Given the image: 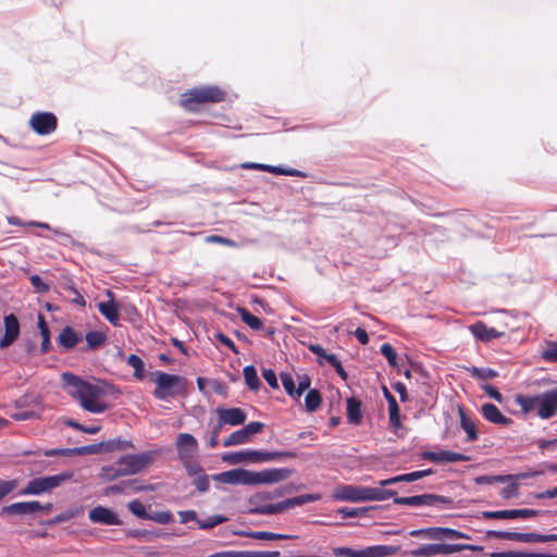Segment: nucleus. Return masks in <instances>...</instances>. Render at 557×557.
<instances>
[{
    "mask_svg": "<svg viewBox=\"0 0 557 557\" xmlns=\"http://www.w3.org/2000/svg\"><path fill=\"white\" fill-rule=\"evenodd\" d=\"M61 380L64 391L77 399L84 410L91 413L107 410L108 405L102 400L107 394L103 385L90 383L70 372L62 373Z\"/></svg>",
    "mask_w": 557,
    "mask_h": 557,
    "instance_id": "1",
    "label": "nucleus"
},
{
    "mask_svg": "<svg viewBox=\"0 0 557 557\" xmlns=\"http://www.w3.org/2000/svg\"><path fill=\"white\" fill-rule=\"evenodd\" d=\"M392 490L381 487H369L361 485L343 484L333 492V498L341 502H382L395 496Z\"/></svg>",
    "mask_w": 557,
    "mask_h": 557,
    "instance_id": "2",
    "label": "nucleus"
},
{
    "mask_svg": "<svg viewBox=\"0 0 557 557\" xmlns=\"http://www.w3.org/2000/svg\"><path fill=\"white\" fill-rule=\"evenodd\" d=\"M516 403L524 413L536 411L541 419H549L557 414V388L535 396L518 395Z\"/></svg>",
    "mask_w": 557,
    "mask_h": 557,
    "instance_id": "3",
    "label": "nucleus"
},
{
    "mask_svg": "<svg viewBox=\"0 0 557 557\" xmlns=\"http://www.w3.org/2000/svg\"><path fill=\"white\" fill-rule=\"evenodd\" d=\"M72 476V472H61L54 475L35 478L28 481L27 485L20 491L18 495L27 496L48 493L70 481Z\"/></svg>",
    "mask_w": 557,
    "mask_h": 557,
    "instance_id": "4",
    "label": "nucleus"
},
{
    "mask_svg": "<svg viewBox=\"0 0 557 557\" xmlns=\"http://www.w3.org/2000/svg\"><path fill=\"white\" fill-rule=\"evenodd\" d=\"M154 376L157 387L153 395L158 399L174 397L181 394L186 387L185 379L180 375L157 371Z\"/></svg>",
    "mask_w": 557,
    "mask_h": 557,
    "instance_id": "5",
    "label": "nucleus"
},
{
    "mask_svg": "<svg viewBox=\"0 0 557 557\" xmlns=\"http://www.w3.org/2000/svg\"><path fill=\"white\" fill-rule=\"evenodd\" d=\"M224 91L216 86L194 88L183 94L181 103L188 110H194L195 103L219 102L224 99Z\"/></svg>",
    "mask_w": 557,
    "mask_h": 557,
    "instance_id": "6",
    "label": "nucleus"
},
{
    "mask_svg": "<svg viewBox=\"0 0 557 557\" xmlns=\"http://www.w3.org/2000/svg\"><path fill=\"white\" fill-rule=\"evenodd\" d=\"M397 505L411 507H433L437 509L451 508L454 500L448 496L422 494L408 497H394Z\"/></svg>",
    "mask_w": 557,
    "mask_h": 557,
    "instance_id": "7",
    "label": "nucleus"
},
{
    "mask_svg": "<svg viewBox=\"0 0 557 557\" xmlns=\"http://www.w3.org/2000/svg\"><path fill=\"white\" fill-rule=\"evenodd\" d=\"M153 461V453L145 451L135 455H126L119 459L115 474L132 475L140 472Z\"/></svg>",
    "mask_w": 557,
    "mask_h": 557,
    "instance_id": "8",
    "label": "nucleus"
},
{
    "mask_svg": "<svg viewBox=\"0 0 557 557\" xmlns=\"http://www.w3.org/2000/svg\"><path fill=\"white\" fill-rule=\"evenodd\" d=\"M487 535L491 537L515 541L521 543H546V542H557V534H540V533H520V532H509V531H488Z\"/></svg>",
    "mask_w": 557,
    "mask_h": 557,
    "instance_id": "9",
    "label": "nucleus"
},
{
    "mask_svg": "<svg viewBox=\"0 0 557 557\" xmlns=\"http://www.w3.org/2000/svg\"><path fill=\"white\" fill-rule=\"evenodd\" d=\"M319 499L318 495L313 494H306V495H299L296 497H292L288 499H285L283 502L277 503L275 506H267L262 508H256L255 511L259 512H265V513H278L284 510L305 505L310 502H314Z\"/></svg>",
    "mask_w": 557,
    "mask_h": 557,
    "instance_id": "10",
    "label": "nucleus"
},
{
    "mask_svg": "<svg viewBox=\"0 0 557 557\" xmlns=\"http://www.w3.org/2000/svg\"><path fill=\"white\" fill-rule=\"evenodd\" d=\"M57 117L50 112H36L29 120L32 129L38 135H48L57 128Z\"/></svg>",
    "mask_w": 557,
    "mask_h": 557,
    "instance_id": "11",
    "label": "nucleus"
},
{
    "mask_svg": "<svg viewBox=\"0 0 557 557\" xmlns=\"http://www.w3.org/2000/svg\"><path fill=\"white\" fill-rule=\"evenodd\" d=\"M290 475V470L286 468H273L262 471H251V485L252 484H267L277 483L286 480Z\"/></svg>",
    "mask_w": 557,
    "mask_h": 557,
    "instance_id": "12",
    "label": "nucleus"
},
{
    "mask_svg": "<svg viewBox=\"0 0 557 557\" xmlns=\"http://www.w3.org/2000/svg\"><path fill=\"white\" fill-rule=\"evenodd\" d=\"M176 449L182 461L193 460L198 450L197 440L188 433H180L176 437Z\"/></svg>",
    "mask_w": 557,
    "mask_h": 557,
    "instance_id": "13",
    "label": "nucleus"
},
{
    "mask_svg": "<svg viewBox=\"0 0 557 557\" xmlns=\"http://www.w3.org/2000/svg\"><path fill=\"white\" fill-rule=\"evenodd\" d=\"M251 471L245 469H233L214 474L212 479L214 481L224 484H244L251 485Z\"/></svg>",
    "mask_w": 557,
    "mask_h": 557,
    "instance_id": "14",
    "label": "nucleus"
},
{
    "mask_svg": "<svg viewBox=\"0 0 557 557\" xmlns=\"http://www.w3.org/2000/svg\"><path fill=\"white\" fill-rule=\"evenodd\" d=\"M88 518L92 523H99L103 525L122 524L121 519L113 510L100 505L89 510Z\"/></svg>",
    "mask_w": 557,
    "mask_h": 557,
    "instance_id": "15",
    "label": "nucleus"
},
{
    "mask_svg": "<svg viewBox=\"0 0 557 557\" xmlns=\"http://www.w3.org/2000/svg\"><path fill=\"white\" fill-rule=\"evenodd\" d=\"M216 413L219 417V428H222L225 424L230 425H240L246 421V413L240 408H218Z\"/></svg>",
    "mask_w": 557,
    "mask_h": 557,
    "instance_id": "16",
    "label": "nucleus"
},
{
    "mask_svg": "<svg viewBox=\"0 0 557 557\" xmlns=\"http://www.w3.org/2000/svg\"><path fill=\"white\" fill-rule=\"evenodd\" d=\"M539 513L535 509H509V510H496V511H484L482 515L488 519H528Z\"/></svg>",
    "mask_w": 557,
    "mask_h": 557,
    "instance_id": "17",
    "label": "nucleus"
},
{
    "mask_svg": "<svg viewBox=\"0 0 557 557\" xmlns=\"http://www.w3.org/2000/svg\"><path fill=\"white\" fill-rule=\"evenodd\" d=\"M506 325H507L506 323H503V326H506ZM469 330L471 331V333L473 334L474 337H476L481 341H484V342H490L492 339H495V338H498V337H502L505 335V327H503L502 330H498L496 327H488L483 322H476V323L470 325Z\"/></svg>",
    "mask_w": 557,
    "mask_h": 557,
    "instance_id": "18",
    "label": "nucleus"
},
{
    "mask_svg": "<svg viewBox=\"0 0 557 557\" xmlns=\"http://www.w3.org/2000/svg\"><path fill=\"white\" fill-rule=\"evenodd\" d=\"M4 335L0 339V348H7L13 344L20 335V323L14 314L4 317Z\"/></svg>",
    "mask_w": 557,
    "mask_h": 557,
    "instance_id": "19",
    "label": "nucleus"
},
{
    "mask_svg": "<svg viewBox=\"0 0 557 557\" xmlns=\"http://www.w3.org/2000/svg\"><path fill=\"white\" fill-rule=\"evenodd\" d=\"M423 458L432 462H457L470 460L469 456L450 450L425 451L423 454Z\"/></svg>",
    "mask_w": 557,
    "mask_h": 557,
    "instance_id": "20",
    "label": "nucleus"
},
{
    "mask_svg": "<svg viewBox=\"0 0 557 557\" xmlns=\"http://www.w3.org/2000/svg\"><path fill=\"white\" fill-rule=\"evenodd\" d=\"M39 508H40V503L37 500L20 502V503H14V504L3 507L2 512L8 513V515L26 516V515H34V513L38 512Z\"/></svg>",
    "mask_w": 557,
    "mask_h": 557,
    "instance_id": "21",
    "label": "nucleus"
},
{
    "mask_svg": "<svg viewBox=\"0 0 557 557\" xmlns=\"http://www.w3.org/2000/svg\"><path fill=\"white\" fill-rule=\"evenodd\" d=\"M243 169L261 170L276 175L304 176V174L295 169H285L282 166L247 162L242 165Z\"/></svg>",
    "mask_w": 557,
    "mask_h": 557,
    "instance_id": "22",
    "label": "nucleus"
},
{
    "mask_svg": "<svg viewBox=\"0 0 557 557\" xmlns=\"http://www.w3.org/2000/svg\"><path fill=\"white\" fill-rule=\"evenodd\" d=\"M108 296L110 300L107 302H99L98 310L99 312L113 325H117L120 321L119 307L113 301V294L108 292Z\"/></svg>",
    "mask_w": 557,
    "mask_h": 557,
    "instance_id": "23",
    "label": "nucleus"
},
{
    "mask_svg": "<svg viewBox=\"0 0 557 557\" xmlns=\"http://www.w3.org/2000/svg\"><path fill=\"white\" fill-rule=\"evenodd\" d=\"M433 471L431 469L428 470H421V471H414L406 474L396 475L389 479L381 480L379 482L381 487H385L392 484H396L399 482H413L417 480H420L422 478H425L430 475Z\"/></svg>",
    "mask_w": 557,
    "mask_h": 557,
    "instance_id": "24",
    "label": "nucleus"
},
{
    "mask_svg": "<svg viewBox=\"0 0 557 557\" xmlns=\"http://www.w3.org/2000/svg\"><path fill=\"white\" fill-rule=\"evenodd\" d=\"M483 417L492 423L508 425L511 420L504 416L499 409L493 404H484L481 408Z\"/></svg>",
    "mask_w": 557,
    "mask_h": 557,
    "instance_id": "25",
    "label": "nucleus"
},
{
    "mask_svg": "<svg viewBox=\"0 0 557 557\" xmlns=\"http://www.w3.org/2000/svg\"><path fill=\"white\" fill-rule=\"evenodd\" d=\"M398 546L374 545L361 549V557H389L398 553Z\"/></svg>",
    "mask_w": 557,
    "mask_h": 557,
    "instance_id": "26",
    "label": "nucleus"
},
{
    "mask_svg": "<svg viewBox=\"0 0 557 557\" xmlns=\"http://www.w3.org/2000/svg\"><path fill=\"white\" fill-rule=\"evenodd\" d=\"M271 493H257L249 498V512L255 515H267L265 512L255 511L256 508H262L267 506H275L276 504H267L268 500L272 499Z\"/></svg>",
    "mask_w": 557,
    "mask_h": 557,
    "instance_id": "27",
    "label": "nucleus"
},
{
    "mask_svg": "<svg viewBox=\"0 0 557 557\" xmlns=\"http://www.w3.org/2000/svg\"><path fill=\"white\" fill-rule=\"evenodd\" d=\"M347 419L352 424H359L361 422V403L355 397L347 399Z\"/></svg>",
    "mask_w": 557,
    "mask_h": 557,
    "instance_id": "28",
    "label": "nucleus"
},
{
    "mask_svg": "<svg viewBox=\"0 0 557 557\" xmlns=\"http://www.w3.org/2000/svg\"><path fill=\"white\" fill-rule=\"evenodd\" d=\"M78 342V335L70 326L64 327L58 337V343L66 349L75 347Z\"/></svg>",
    "mask_w": 557,
    "mask_h": 557,
    "instance_id": "29",
    "label": "nucleus"
},
{
    "mask_svg": "<svg viewBox=\"0 0 557 557\" xmlns=\"http://www.w3.org/2000/svg\"><path fill=\"white\" fill-rule=\"evenodd\" d=\"M128 536L138 540L153 541L157 537L168 539L171 534L159 530H131L128 531Z\"/></svg>",
    "mask_w": 557,
    "mask_h": 557,
    "instance_id": "30",
    "label": "nucleus"
},
{
    "mask_svg": "<svg viewBox=\"0 0 557 557\" xmlns=\"http://www.w3.org/2000/svg\"><path fill=\"white\" fill-rule=\"evenodd\" d=\"M287 453L283 451H261L250 450V462H268L277 460L281 457L287 456Z\"/></svg>",
    "mask_w": 557,
    "mask_h": 557,
    "instance_id": "31",
    "label": "nucleus"
},
{
    "mask_svg": "<svg viewBox=\"0 0 557 557\" xmlns=\"http://www.w3.org/2000/svg\"><path fill=\"white\" fill-rule=\"evenodd\" d=\"M459 414H460V426L467 433V441L474 442L478 438L475 423L466 416L465 411L461 408H459Z\"/></svg>",
    "mask_w": 557,
    "mask_h": 557,
    "instance_id": "32",
    "label": "nucleus"
},
{
    "mask_svg": "<svg viewBox=\"0 0 557 557\" xmlns=\"http://www.w3.org/2000/svg\"><path fill=\"white\" fill-rule=\"evenodd\" d=\"M410 557H434L440 555L438 544H425L407 553Z\"/></svg>",
    "mask_w": 557,
    "mask_h": 557,
    "instance_id": "33",
    "label": "nucleus"
},
{
    "mask_svg": "<svg viewBox=\"0 0 557 557\" xmlns=\"http://www.w3.org/2000/svg\"><path fill=\"white\" fill-rule=\"evenodd\" d=\"M492 557H557L553 554L530 553L523 550H505L492 554Z\"/></svg>",
    "mask_w": 557,
    "mask_h": 557,
    "instance_id": "34",
    "label": "nucleus"
},
{
    "mask_svg": "<svg viewBox=\"0 0 557 557\" xmlns=\"http://www.w3.org/2000/svg\"><path fill=\"white\" fill-rule=\"evenodd\" d=\"M244 379L250 389H258L261 382L253 366H246L243 370Z\"/></svg>",
    "mask_w": 557,
    "mask_h": 557,
    "instance_id": "35",
    "label": "nucleus"
},
{
    "mask_svg": "<svg viewBox=\"0 0 557 557\" xmlns=\"http://www.w3.org/2000/svg\"><path fill=\"white\" fill-rule=\"evenodd\" d=\"M238 313L242 321L245 324H247L250 329L258 331L262 327V321L258 317L250 313L247 309L239 308Z\"/></svg>",
    "mask_w": 557,
    "mask_h": 557,
    "instance_id": "36",
    "label": "nucleus"
},
{
    "mask_svg": "<svg viewBox=\"0 0 557 557\" xmlns=\"http://www.w3.org/2000/svg\"><path fill=\"white\" fill-rule=\"evenodd\" d=\"M322 398L318 389H309L305 397V405L308 412H314L321 405Z\"/></svg>",
    "mask_w": 557,
    "mask_h": 557,
    "instance_id": "37",
    "label": "nucleus"
},
{
    "mask_svg": "<svg viewBox=\"0 0 557 557\" xmlns=\"http://www.w3.org/2000/svg\"><path fill=\"white\" fill-rule=\"evenodd\" d=\"M127 364L134 369V376L137 380L145 379V363L137 355H131L127 360Z\"/></svg>",
    "mask_w": 557,
    "mask_h": 557,
    "instance_id": "38",
    "label": "nucleus"
},
{
    "mask_svg": "<svg viewBox=\"0 0 557 557\" xmlns=\"http://www.w3.org/2000/svg\"><path fill=\"white\" fill-rule=\"evenodd\" d=\"M440 545V555H449L454 553H458L465 549L476 550L481 549L480 547L467 544H445L441 543Z\"/></svg>",
    "mask_w": 557,
    "mask_h": 557,
    "instance_id": "39",
    "label": "nucleus"
},
{
    "mask_svg": "<svg viewBox=\"0 0 557 557\" xmlns=\"http://www.w3.org/2000/svg\"><path fill=\"white\" fill-rule=\"evenodd\" d=\"M250 440L243 429L233 432L223 443L224 447L236 446L248 443Z\"/></svg>",
    "mask_w": 557,
    "mask_h": 557,
    "instance_id": "40",
    "label": "nucleus"
},
{
    "mask_svg": "<svg viewBox=\"0 0 557 557\" xmlns=\"http://www.w3.org/2000/svg\"><path fill=\"white\" fill-rule=\"evenodd\" d=\"M38 327L42 337L41 350L47 352L50 349L49 329L42 314L38 315Z\"/></svg>",
    "mask_w": 557,
    "mask_h": 557,
    "instance_id": "41",
    "label": "nucleus"
},
{
    "mask_svg": "<svg viewBox=\"0 0 557 557\" xmlns=\"http://www.w3.org/2000/svg\"><path fill=\"white\" fill-rule=\"evenodd\" d=\"M106 334L100 331H91L86 334V342L90 349L100 347L106 342Z\"/></svg>",
    "mask_w": 557,
    "mask_h": 557,
    "instance_id": "42",
    "label": "nucleus"
},
{
    "mask_svg": "<svg viewBox=\"0 0 557 557\" xmlns=\"http://www.w3.org/2000/svg\"><path fill=\"white\" fill-rule=\"evenodd\" d=\"M245 535L248 537L255 539V540H263V541L288 539L287 535L267 532V531H253V532L245 533Z\"/></svg>",
    "mask_w": 557,
    "mask_h": 557,
    "instance_id": "43",
    "label": "nucleus"
},
{
    "mask_svg": "<svg viewBox=\"0 0 557 557\" xmlns=\"http://www.w3.org/2000/svg\"><path fill=\"white\" fill-rule=\"evenodd\" d=\"M223 460L232 465L250 461V450L231 453L225 455Z\"/></svg>",
    "mask_w": 557,
    "mask_h": 557,
    "instance_id": "44",
    "label": "nucleus"
},
{
    "mask_svg": "<svg viewBox=\"0 0 557 557\" xmlns=\"http://www.w3.org/2000/svg\"><path fill=\"white\" fill-rule=\"evenodd\" d=\"M127 508L134 516L140 519H148L149 517L145 505L138 499L129 502Z\"/></svg>",
    "mask_w": 557,
    "mask_h": 557,
    "instance_id": "45",
    "label": "nucleus"
},
{
    "mask_svg": "<svg viewBox=\"0 0 557 557\" xmlns=\"http://www.w3.org/2000/svg\"><path fill=\"white\" fill-rule=\"evenodd\" d=\"M469 372L473 377L480 379V380H490L497 376V372L491 368H476L472 367L469 369Z\"/></svg>",
    "mask_w": 557,
    "mask_h": 557,
    "instance_id": "46",
    "label": "nucleus"
},
{
    "mask_svg": "<svg viewBox=\"0 0 557 557\" xmlns=\"http://www.w3.org/2000/svg\"><path fill=\"white\" fill-rule=\"evenodd\" d=\"M509 475H481L475 478V483L479 485L494 484V483H507L510 481Z\"/></svg>",
    "mask_w": 557,
    "mask_h": 557,
    "instance_id": "47",
    "label": "nucleus"
},
{
    "mask_svg": "<svg viewBox=\"0 0 557 557\" xmlns=\"http://www.w3.org/2000/svg\"><path fill=\"white\" fill-rule=\"evenodd\" d=\"M227 520L226 517L221 515H215L212 517H209L207 520H198V524L200 529L208 530L211 529L218 524H221Z\"/></svg>",
    "mask_w": 557,
    "mask_h": 557,
    "instance_id": "48",
    "label": "nucleus"
},
{
    "mask_svg": "<svg viewBox=\"0 0 557 557\" xmlns=\"http://www.w3.org/2000/svg\"><path fill=\"white\" fill-rule=\"evenodd\" d=\"M148 520H151L159 524H168L172 522L173 515L170 511H156L149 513Z\"/></svg>",
    "mask_w": 557,
    "mask_h": 557,
    "instance_id": "49",
    "label": "nucleus"
},
{
    "mask_svg": "<svg viewBox=\"0 0 557 557\" xmlns=\"http://www.w3.org/2000/svg\"><path fill=\"white\" fill-rule=\"evenodd\" d=\"M281 381H282V385L284 387V389L286 391V393L295 398H296V388H295V382H294V379L290 374L288 373H282L281 374Z\"/></svg>",
    "mask_w": 557,
    "mask_h": 557,
    "instance_id": "50",
    "label": "nucleus"
},
{
    "mask_svg": "<svg viewBox=\"0 0 557 557\" xmlns=\"http://www.w3.org/2000/svg\"><path fill=\"white\" fill-rule=\"evenodd\" d=\"M389 422L394 426L399 425V407L395 397H391L388 405Z\"/></svg>",
    "mask_w": 557,
    "mask_h": 557,
    "instance_id": "51",
    "label": "nucleus"
},
{
    "mask_svg": "<svg viewBox=\"0 0 557 557\" xmlns=\"http://www.w3.org/2000/svg\"><path fill=\"white\" fill-rule=\"evenodd\" d=\"M381 354L387 359L389 366H397V354L395 349L389 344H383L381 346Z\"/></svg>",
    "mask_w": 557,
    "mask_h": 557,
    "instance_id": "52",
    "label": "nucleus"
},
{
    "mask_svg": "<svg viewBox=\"0 0 557 557\" xmlns=\"http://www.w3.org/2000/svg\"><path fill=\"white\" fill-rule=\"evenodd\" d=\"M17 485V480H0V500L13 492Z\"/></svg>",
    "mask_w": 557,
    "mask_h": 557,
    "instance_id": "53",
    "label": "nucleus"
},
{
    "mask_svg": "<svg viewBox=\"0 0 557 557\" xmlns=\"http://www.w3.org/2000/svg\"><path fill=\"white\" fill-rule=\"evenodd\" d=\"M409 534L410 536H422L429 540H437L436 527L412 530Z\"/></svg>",
    "mask_w": 557,
    "mask_h": 557,
    "instance_id": "54",
    "label": "nucleus"
},
{
    "mask_svg": "<svg viewBox=\"0 0 557 557\" xmlns=\"http://www.w3.org/2000/svg\"><path fill=\"white\" fill-rule=\"evenodd\" d=\"M81 512H82L81 507L66 509L63 512H61L60 515H58L53 521L57 523L65 522L72 518L77 517Z\"/></svg>",
    "mask_w": 557,
    "mask_h": 557,
    "instance_id": "55",
    "label": "nucleus"
},
{
    "mask_svg": "<svg viewBox=\"0 0 557 557\" xmlns=\"http://www.w3.org/2000/svg\"><path fill=\"white\" fill-rule=\"evenodd\" d=\"M298 386L296 388V398H299L305 391L310 387L311 380L307 374H301L297 376Z\"/></svg>",
    "mask_w": 557,
    "mask_h": 557,
    "instance_id": "56",
    "label": "nucleus"
},
{
    "mask_svg": "<svg viewBox=\"0 0 557 557\" xmlns=\"http://www.w3.org/2000/svg\"><path fill=\"white\" fill-rule=\"evenodd\" d=\"M206 242L212 243V244L226 245V246L235 247V248L239 247V245L236 242H234L230 238H226V237L219 236V235L207 236Z\"/></svg>",
    "mask_w": 557,
    "mask_h": 557,
    "instance_id": "57",
    "label": "nucleus"
},
{
    "mask_svg": "<svg viewBox=\"0 0 557 557\" xmlns=\"http://www.w3.org/2000/svg\"><path fill=\"white\" fill-rule=\"evenodd\" d=\"M333 555L345 557H361V549L357 550L349 547H335L333 548Z\"/></svg>",
    "mask_w": 557,
    "mask_h": 557,
    "instance_id": "58",
    "label": "nucleus"
},
{
    "mask_svg": "<svg viewBox=\"0 0 557 557\" xmlns=\"http://www.w3.org/2000/svg\"><path fill=\"white\" fill-rule=\"evenodd\" d=\"M263 423L261 422H250L246 424L243 430L245 431L246 435L250 438L252 435L260 433L263 429Z\"/></svg>",
    "mask_w": 557,
    "mask_h": 557,
    "instance_id": "59",
    "label": "nucleus"
},
{
    "mask_svg": "<svg viewBox=\"0 0 557 557\" xmlns=\"http://www.w3.org/2000/svg\"><path fill=\"white\" fill-rule=\"evenodd\" d=\"M107 446L110 450H114V449L131 448V447H133V444L128 441H123V440L116 438V440L109 441Z\"/></svg>",
    "mask_w": 557,
    "mask_h": 557,
    "instance_id": "60",
    "label": "nucleus"
},
{
    "mask_svg": "<svg viewBox=\"0 0 557 557\" xmlns=\"http://www.w3.org/2000/svg\"><path fill=\"white\" fill-rule=\"evenodd\" d=\"M518 488H519V485L516 482H512V483L508 484L506 487H504L500 494H502L503 498L509 499V498L518 496Z\"/></svg>",
    "mask_w": 557,
    "mask_h": 557,
    "instance_id": "61",
    "label": "nucleus"
},
{
    "mask_svg": "<svg viewBox=\"0 0 557 557\" xmlns=\"http://www.w3.org/2000/svg\"><path fill=\"white\" fill-rule=\"evenodd\" d=\"M194 485L195 487L197 488V491L203 493V492H207L208 488H209V480H208V476L205 475V474H200L198 475L195 480H194Z\"/></svg>",
    "mask_w": 557,
    "mask_h": 557,
    "instance_id": "62",
    "label": "nucleus"
},
{
    "mask_svg": "<svg viewBox=\"0 0 557 557\" xmlns=\"http://www.w3.org/2000/svg\"><path fill=\"white\" fill-rule=\"evenodd\" d=\"M278 552H240V557H278Z\"/></svg>",
    "mask_w": 557,
    "mask_h": 557,
    "instance_id": "63",
    "label": "nucleus"
},
{
    "mask_svg": "<svg viewBox=\"0 0 557 557\" xmlns=\"http://www.w3.org/2000/svg\"><path fill=\"white\" fill-rule=\"evenodd\" d=\"M542 357L552 362H557V344L549 346L542 352Z\"/></svg>",
    "mask_w": 557,
    "mask_h": 557,
    "instance_id": "64",
    "label": "nucleus"
}]
</instances>
